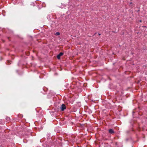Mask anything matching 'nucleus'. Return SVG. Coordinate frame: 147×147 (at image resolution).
<instances>
[{"mask_svg":"<svg viewBox=\"0 0 147 147\" xmlns=\"http://www.w3.org/2000/svg\"><path fill=\"white\" fill-rule=\"evenodd\" d=\"M60 108L61 111H63L66 109L65 105L64 104H62L60 107Z\"/></svg>","mask_w":147,"mask_h":147,"instance_id":"f257e3e1","label":"nucleus"},{"mask_svg":"<svg viewBox=\"0 0 147 147\" xmlns=\"http://www.w3.org/2000/svg\"><path fill=\"white\" fill-rule=\"evenodd\" d=\"M109 132L111 134H113L115 132L113 129H110L108 130Z\"/></svg>","mask_w":147,"mask_h":147,"instance_id":"f03ea898","label":"nucleus"},{"mask_svg":"<svg viewBox=\"0 0 147 147\" xmlns=\"http://www.w3.org/2000/svg\"><path fill=\"white\" fill-rule=\"evenodd\" d=\"M63 55V53H62V52L60 53H59V54L57 55V58L59 59H60V58L61 56L62 55Z\"/></svg>","mask_w":147,"mask_h":147,"instance_id":"7ed1b4c3","label":"nucleus"},{"mask_svg":"<svg viewBox=\"0 0 147 147\" xmlns=\"http://www.w3.org/2000/svg\"><path fill=\"white\" fill-rule=\"evenodd\" d=\"M104 147H111V146L108 143H107L104 144Z\"/></svg>","mask_w":147,"mask_h":147,"instance_id":"20e7f679","label":"nucleus"},{"mask_svg":"<svg viewBox=\"0 0 147 147\" xmlns=\"http://www.w3.org/2000/svg\"><path fill=\"white\" fill-rule=\"evenodd\" d=\"M115 144L117 147H121V144L120 143H118L117 142H116L115 143Z\"/></svg>","mask_w":147,"mask_h":147,"instance_id":"39448f33","label":"nucleus"},{"mask_svg":"<svg viewBox=\"0 0 147 147\" xmlns=\"http://www.w3.org/2000/svg\"><path fill=\"white\" fill-rule=\"evenodd\" d=\"M5 119L7 122H8L10 120V118L8 116H6Z\"/></svg>","mask_w":147,"mask_h":147,"instance_id":"423d86ee","label":"nucleus"},{"mask_svg":"<svg viewBox=\"0 0 147 147\" xmlns=\"http://www.w3.org/2000/svg\"><path fill=\"white\" fill-rule=\"evenodd\" d=\"M4 123L3 122L2 119H0V124H3Z\"/></svg>","mask_w":147,"mask_h":147,"instance_id":"0eeeda50","label":"nucleus"},{"mask_svg":"<svg viewBox=\"0 0 147 147\" xmlns=\"http://www.w3.org/2000/svg\"><path fill=\"white\" fill-rule=\"evenodd\" d=\"M60 34V33L59 32H56L55 34V35H59Z\"/></svg>","mask_w":147,"mask_h":147,"instance_id":"6e6552de","label":"nucleus"},{"mask_svg":"<svg viewBox=\"0 0 147 147\" xmlns=\"http://www.w3.org/2000/svg\"><path fill=\"white\" fill-rule=\"evenodd\" d=\"M98 35H100V33H98Z\"/></svg>","mask_w":147,"mask_h":147,"instance_id":"1a4fd4ad","label":"nucleus"},{"mask_svg":"<svg viewBox=\"0 0 147 147\" xmlns=\"http://www.w3.org/2000/svg\"><path fill=\"white\" fill-rule=\"evenodd\" d=\"M96 34V33H95L94 34V35H95V34Z\"/></svg>","mask_w":147,"mask_h":147,"instance_id":"9d476101","label":"nucleus"},{"mask_svg":"<svg viewBox=\"0 0 147 147\" xmlns=\"http://www.w3.org/2000/svg\"><path fill=\"white\" fill-rule=\"evenodd\" d=\"M20 117H21V115H20Z\"/></svg>","mask_w":147,"mask_h":147,"instance_id":"9b49d317","label":"nucleus"},{"mask_svg":"<svg viewBox=\"0 0 147 147\" xmlns=\"http://www.w3.org/2000/svg\"><path fill=\"white\" fill-rule=\"evenodd\" d=\"M140 22H142V21H141V20H140Z\"/></svg>","mask_w":147,"mask_h":147,"instance_id":"f8f14e48","label":"nucleus"},{"mask_svg":"<svg viewBox=\"0 0 147 147\" xmlns=\"http://www.w3.org/2000/svg\"><path fill=\"white\" fill-rule=\"evenodd\" d=\"M131 3H131H131H130V4H131Z\"/></svg>","mask_w":147,"mask_h":147,"instance_id":"ddd939ff","label":"nucleus"}]
</instances>
